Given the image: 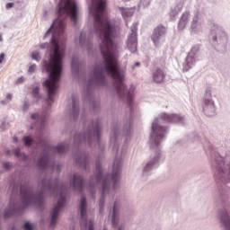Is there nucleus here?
Returning a JSON list of instances; mask_svg holds the SVG:
<instances>
[{"label":"nucleus","mask_w":230,"mask_h":230,"mask_svg":"<svg viewBox=\"0 0 230 230\" xmlns=\"http://www.w3.org/2000/svg\"><path fill=\"white\" fill-rule=\"evenodd\" d=\"M58 19L51 25L49 31L55 30L52 35V46L54 48V55L49 63L45 65L47 73H49V79H47L43 85L48 93V103L53 102V96L57 94L58 90V82L62 75V59L64 58V51L66 45L62 43L60 47V35H64V28H66V19L70 17L72 22L76 24L78 21V5L75 0H60L58 10Z\"/></svg>","instance_id":"1"},{"label":"nucleus","mask_w":230,"mask_h":230,"mask_svg":"<svg viewBox=\"0 0 230 230\" xmlns=\"http://www.w3.org/2000/svg\"><path fill=\"white\" fill-rule=\"evenodd\" d=\"M92 11L94 18L93 27L101 39V53L102 55H116L117 47L112 41L116 27L109 21L107 15V0H92Z\"/></svg>","instance_id":"2"},{"label":"nucleus","mask_w":230,"mask_h":230,"mask_svg":"<svg viewBox=\"0 0 230 230\" xmlns=\"http://www.w3.org/2000/svg\"><path fill=\"white\" fill-rule=\"evenodd\" d=\"M122 162L121 158H115L113 162V171L111 176H104L102 171V164H96L95 175L91 179V184L87 189L92 195L94 193V189L96 185L93 184V182H96V184H101L102 188V197H105L109 191H111V184L116 188L118 186V182H119V173L121 172Z\"/></svg>","instance_id":"3"},{"label":"nucleus","mask_w":230,"mask_h":230,"mask_svg":"<svg viewBox=\"0 0 230 230\" xmlns=\"http://www.w3.org/2000/svg\"><path fill=\"white\" fill-rule=\"evenodd\" d=\"M44 191H49L56 195L58 199L57 206L53 208L51 212V221L50 226H57V218H58V213H60V209L66 206V193L64 188L60 186V184L57 183V181L52 183H48L43 187Z\"/></svg>","instance_id":"4"},{"label":"nucleus","mask_w":230,"mask_h":230,"mask_svg":"<svg viewBox=\"0 0 230 230\" xmlns=\"http://www.w3.org/2000/svg\"><path fill=\"white\" fill-rule=\"evenodd\" d=\"M21 195L22 199L23 206H31V204H37L42 202V194L35 195L31 187L27 185H22Z\"/></svg>","instance_id":"5"},{"label":"nucleus","mask_w":230,"mask_h":230,"mask_svg":"<svg viewBox=\"0 0 230 230\" xmlns=\"http://www.w3.org/2000/svg\"><path fill=\"white\" fill-rule=\"evenodd\" d=\"M128 48L131 53L137 51V24H133L131 27V33L128 38Z\"/></svg>","instance_id":"6"},{"label":"nucleus","mask_w":230,"mask_h":230,"mask_svg":"<svg viewBox=\"0 0 230 230\" xmlns=\"http://www.w3.org/2000/svg\"><path fill=\"white\" fill-rule=\"evenodd\" d=\"M166 35V27L163 25H158L155 28L153 34L151 36V40H153L155 46H159L163 41V37Z\"/></svg>","instance_id":"7"},{"label":"nucleus","mask_w":230,"mask_h":230,"mask_svg":"<svg viewBox=\"0 0 230 230\" xmlns=\"http://www.w3.org/2000/svg\"><path fill=\"white\" fill-rule=\"evenodd\" d=\"M153 134L151 136L152 139H155V145L159 146V139H163L164 137V133L166 132V128L159 126L157 122H154L152 125Z\"/></svg>","instance_id":"8"},{"label":"nucleus","mask_w":230,"mask_h":230,"mask_svg":"<svg viewBox=\"0 0 230 230\" xmlns=\"http://www.w3.org/2000/svg\"><path fill=\"white\" fill-rule=\"evenodd\" d=\"M218 161L220 163L217 164V172L219 178L222 179L223 181H229L230 180V164H226L224 163V159L222 156L218 157ZM222 166H225L223 169Z\"/></svg>","instance_id":"9"},{"label":"nucleus","mask_w":230,"mask_h":230,"mask_svg":"<svg viewBox=\"0 0 230 230\" xmlns=\"http://www.w3.org/2000/svg\"><path fill=\"white\" fill-rule=\"evenodd\" d=\"M79 211L81 215V227H87V200L85 197L81 199Z\"/></svg>","instance_id":"10"},{"label":"nucleus","mask_w":230,"mask_h":230,"mask_svg":"<svg viewBox=\"0 0 230 230\" xmlns=\"http://www.w3.org/2000/svg\"><path fill=\"white\" fill-rule=\"evenodd\" d=\"M166 78V73L164 70L156 67L153 71V80L155 82V84H163L164 82V79Z\"/></svg>","instance_id":"11"},{"label":"nucleus","mask_w":230,"mask_h":230,"mask_svg":"<svg viewBox=\"0 0 230 230\" xmlns=\"http://www.w3.org/2000/svg\"><path fill=\"white\" fill-rule=\"evenodd\" d=\"M161 118L164 120L167 121V123H181L182 121V117L177 114H167V113H163Z\"/></svg>","instance_id":"12"},{"label":"nucleus","mask_w":230,"mask_h":230,"mask_svg":"<svg viewBox=\"0 0 230 230\" xmlns=\"http://www.w3.org/2000/svg\"><path fill=\"white\" fill-rule=\"evenodd\" d=\"M72 186H74L75 190H79L82 193L84 191V178L78 174H75L73 176Z\"/></svg>","instance_id":"13"},{"label":"nucleus","mask_w":230,"mask_h":230,"mask_svg":"<svg viewBox=\"0 0 230 230\" xmlns=\"http://www.w3.org/2000/svg\"><path fill=\"white\" fill-rule=\"evenodd\" d=\"M203 112L206 116L211 117L215 114V102L211 100H206L203 106Z\"/></svg>","instance_id":"14"},{"label":"nucleus","mask_w":230,"mask_h":230,"mask_svg":"<svg viewBox=\"0 0 230 230\" xmlns=\"http://www.w3.org/2000/svg\"><path fill=\"white\" fill-rule=\"evenodd\" d=\"M119 204L118 202H115L112 209V214H111V222L113 227L118 226V217H119V213L118 212V208Z\"/></svg>","instance_id":"15"},{"label":"nucleus","mask_w":230,"mask_h":230,"mask_svg":"<svg viewBox=\"0 0 230 230\" xmlns=\"http://www.w3.org/2000/svg\"><path fill=\"white\" fill-rule=\"evenodd\" d=\"M221 222L225 226L226 230H230V214H227V212L223 213Z\"/></svg>","instance_id":"16"},{"label":"nucleus","mask_w":230,"mask_h":230,"mask_svg":"<svg viewBox=\"0 0 230 230\" xmlns=\"http://www.w3.org/2000/svg\"><path fill=\"white\" fill-rule=\"evenodd\" d=\"M119 10L121 12L124 19H127L128 17H132L134 15V9L132 8L119 7Z\"/></svg>","instance_id":"17"},{"label":"nucleus","mask_w":230,"mask_h":230,"mask_svg":"<svg viewBox=\"0 0 230 230\" xmlns=\"http://www.w3.org/2000/svg\"><path fill=\"white\" fill-rule=\"evenodd\" d=\"M48 164H49V156L48 155H45L38 161L40 168H48Z\"/></svg>","instance_id":"18"},{"label":"nucleus","mask_w":230,"mask_h":230,"mask_svg":"<svg viewBox=\"0 0 230 230\" xmlns=\"http://www.w3.org/2000/svg\"><path fill=\"white\" fill-rule=\"evenodd\" d=\"M80 112V109L78 108V102L76 100L73 99L72 102V113L74 118H78V114Z\"/></svg>","instance_id":"19"},{"label":"nucleus","mask_w":230,"mask_h":230,"mask_svg":"<svg viewBox=\"0 0 230 230\" xmlns=\"http://www.w3.org/2000/svg\"><path fill=\"white\" fill-rule=\"evenodd\" d=\"M31 119H37V123L40 125V127H42V125H44V121H46L44 117H40L37 113L31 115Z\"/></svg>","instance_id":"20"},{"label":"nucleus","mask_w":230,"mask_h":230,"mask_svg":"<svg viewBox=\"0 0 230 230\" xmlns=\"http://www.w3.org/2000/svg\"><path fill=\"white\" fill-rule=\"evenodd\" d=\"M56 152L58 154H64L66 152H67V146L64 145V144H60L56 147Z\"/></svg>","instance_id":"21"},{"label":"nucleus","mask_w":230,"mask_h":230,"mask_svg":"<svg viewBox=\"0 0 230 230\" xmlns=\"http://www.w3.org/2000/svg\"><path fill=\"white\" fill-rule=\"evenodd\" d=\"M23 141H24L25 146H30L31 143H33V139H31V137H24Z\"/></svg>","instance_id":"22"},{"label":"nucleus","mask_w":230,"mask_h":230,"mask_svg":"<svg viewBox=\"0 0 230 230\" xmlns=\"http://www.w3.org/2000/svg\"><path fill=\"white\" fill-rule=\"evenodd\" d=\"M198 24H199V14L194 16L193 21L191 22V28L193 29L197 28Z\"/></svg>","instance_id":"23"},{"label":"nucleus","mask_w":230,"mask_h":230,"mask_svg":"<svg viewBox=\"0 0 230 230\" xmlns=\"http://www.w3.org/2000/svg\"><path fill=\"white\" fill-rule=\"evenodd\" d=\"M93 136L100 137V124H96L93 131Z\"/></svg>","instance_id":"24"},{"label":"nucleus","mask_w":230,"mask_h":230,"mask_svg":"<svg viewBox=\"0 0 230 230\" xmlns=\"http://www.w3.org/2000/svg\"><path fill=\"white\" fill-rule=\"evenodd\" d=\"M12 215H13V210H5L4 214V218H10V217H12Z\"/></svg>","instance_id":"25"},{"label":"nucleus","mask_w":230,"mask_h":230,"mask_svg":"<svg viewBox=\"0 0 230 230\" xmlns=\"http://www.w3.org/2000/svg\"><path fill=\"white\" fill-rule=\"evenodd\" d=\"M24 230H33V227L31 226V224L29 222H26L23 226Z\"/></svg>","instance_id":"26"},{"label":"nucleus","mask_w":230,"mask_h":230,"mask_svg":"<svg viewBox=\"0 0 230 230\" xmlns=\"http://www.w3.org/2000/svg\"><path fill=\"white\" fill-rule=\"evenodd\" d=\"M85 42V34L84 32L81 33L80 39H79V44H84Z\"/></svg>","instance_id":"27"},{"label":"nucleus","mask_w":230,"mask_h":230,"mask_svg":"<svg viewBox=\"0 0 230 230\" xmlns=\"http://www.w3.org/2000/svg\"><path fill=\"white\" fill-rule=\"evenodd\" d=\"M32 58L33 60H39L40 58V54L39 52H33L32 53Z\"/></svg>","instance_id":"28"},{"label":"nucleus","mask_w":230,"mask_h":230,"mask_svg":"<svg viewBox=\"0 0 230 230\" xmlns=\"http://www.w3.org/2000/svg\"><path fill=\"white\" fill-rule=\"evenodd\" d=\"M16 157H22L23 159H26V155L22 154L19 150L15 151Z\"/></svg>","instance_id":"29"},{"label":"nucleus","mask_w":230,"mask_h":230,"mask_svg":"<svg viewBox=\"0 0 230 230\" xmlns=\"http://www.w3.org/2000/svg\"><path fill=\"white\" fill-rule=\"evenodd\" d=\"M71 66H72V69L78 67V62L76 61V59L74 58L72 60Z\"/></svg>","instance_id":"30"},{"label":"nucleus","mask_w":230,"mask_h":230,"mask_svg":"<svg viewBox=\"0 0 230 230\" xmlns=\"http://www.w3.org/2000/svg\"><path fill=\"white\" fill-rule=\"evenodd\" d=\"M88 230H94V221H92V220L89 221Z\"/></svg>","instance_id":"31"},{"label":"nucleus","mask_w":230,"mask_h":230,"mask_svg":"<svg viewBox=\"0 0 230 230\" xmlns=\"http://www.w3.org/2000/svg\"><path fill=\"white\" fill-rule=\"evenodd\" d=\"M33 96L37 97L39 96V87H35L32 91Z\"/></svg>","instance_id":"32"},{"label":"nucleus","mask_w":230,"mask_h":230,"mask_svg":"<svg viewBox=\"0 0 230 230\" xmlns=\"http://www.w3.org/2000/svg\"><path fill=\"white\" fill-rule=\"evenodd\" d=\"M37 66L32 65L29 67V73H35V69H36Z\"/></svg>","instance_id":"33"},{"label":"nucleus","mask_w":230,"mask_h":230,"mask_svg":"<svg viewBox=\"0 0 230 230\" xmlns=\"http://www.w3.org/2000/svg\"><path fill=\"white\" fill-rule=\"evenodd\" d=\"M103 204H105V199L102 198L100 200V211H102V209H103Z\"/></svg>","instance_id":"34"},{"label":"nucleus","mask_w":230,"mask_h":230,"mask_svg":"<svg viewBox=\"0 0 230 230\" xmlns=\"http://www.w3.org/2000/svg\"><path fill=\"white\" fill-rule=\"evenodd\" d=\"M6 10H10V8H13V3H8L5 5Z\"/></svg>","instance_id":"35"},{"label":"nucleus","mask_w":230,"mask_h":230,"mask_svg":"<svg viewBox=\"0 0 230 230\" xmlns=\"http://www.w3.org/2000/svg\"><path fill=\"white\" fill-rule=\"evenodd\" d=\"M4 60V53L0 54V64H3V61Z\"/></svg>","instance_id":"36"},{"label":"nucleus","mask_w":230,"mask_h":230,"mask_svg":"<svg viewBox=\"0 0 230 230\" xmlns=\"http://www.w3.org/2000/svg\"><path fill=\"white\" fill-rule=\"evenodd\" d=\"M10 166V163H4V168H6V170H9Z\"/></svg>","instance_id":"37"},{"label":"nucleus","mask_w":230,"mask_h":230,"mask_svg":"<svg viewBox=\"0 0 230 230\" xmlns=\"http://www.w3.org/2000/svg\"><path fill=\"white\" fill-rule=\"evenodd\" d=\"M22 82H24V79L22 77L17 80V84H22Z\"/></svg>","instance_id":"38"},{"label":"nucleus","mask_w":230,"mask_h":230,"mask_svg":"<svg viewBox=\"0 0 230 230\" xmlns=\"http://www.w3.org/2000/svg\"><path fill=\"white\" fill-rule=\"evenodd\" d=\"M12 93H8L7 95H6V98H7V100H12Z\"/></svg>","instance_id":"39"},{"label":"nucleus","mask_w":230,"mask_h":230,"mask_svg":"<svg viewBox=\"0 0 230 230\" xmlns=\"http://www.w3.org/2000/svg\"><path fill=\"white\" fill-rule=\"evenodd\" d=\"M135 66H137V67H139V66H141V64H140L139 62H137V63L135 64Z\"/></svg>","instance_id":"40"},{"label":"nucleus","mask_w":230,"mask_h":230,"mask_svg":"<svg viewBox=\"0 0 230 230\" xmlns=\"http://www.w3.org/2000/svg\"><path fill=\"white\" fill-rule=\"evenodd\" d=\"M13 142L17 143V137H13Z\"/></svg>","instance_id":"41"},{"label":"nucleus","mask_w":230,"mask_h":230,"mask_svg":"<svg viewBox=\"0 0 230 230\" xmlns=\"http://www.w3.org/2000/svg\"><path fill=\"white\" fill-rule=\"evenodd\" d=\"M151 165H152V164H147V165L146 166V169L148 168Z\"/></svg>","instance_id":"42"},{"label":"nucleus","mask_w":230,"mask_h":230,"mask_svg":"<svg viewBox=\"0 0 230 230\" xmlns=\"http://www.w3.org/2000/svg\"><path fill=\"white\" fill-rule=\"evenodd\" d=\"M3 41V36L0 35V42Z\"/></svg>","instance_id":"43"},{"label":"nucleus","mask_w":230,"mask_h":230,"mask_svg":"<svg viewBox=\"0 0 230 230\" xmlns=\"http://www.w3.org/2000/svg\"><path fill=\"white\" fill-rule=\"evenodd\" d=\"M112 141H114V138L111 137V142L112 143Z\"/></svg>","instance_id":"44"},{"label":"nucleus","mask_w":230,"mask_h":230,"mask_svg":"<svg viewBox=\"0 0 230 230\" xmlns=\"http://www.w3.org/2000/svg\"><path fill=\"white\" fill-rule=\"evenodd\" d=\"M117 230H123V228H121V227H119Z\"/></svg>","instance_id":"45"},{"label":"nucleus","mask_w":230,"mask_h":230,"mask_svg":"<svg viewBox=\"0 0 230 230\" xmlns=\"http://www.w3.org/2000/svg\"><path fill=\"white\" fill-rule=\"evenodd\" d=\"M103 230H107V228H104Z\"/></svg>","instance_id":"46"},{"label":"nucleus","mask_w":230,"mask_h":230,"mask_svg":"<svg viewBox=\"0 0 230 230\" xmlns=\"http://www.w3.org/2000/svg\"><path fill=\"white\" fill-rule=\"evenodd\" d=\"M124 1H128V0H124Z\"/></svg>","instance_id":"47"}]
</instances>
